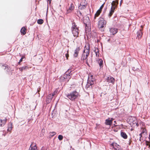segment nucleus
<instances>
[{"mask_svg":"<svg viewBox=\"0 0 150 150\" xmlns=\"http://www.w3.org/2000/svg\"><path fill=\"white\" fill-rule=\"evenodd\" d=\"M63 137L62 135H59L58 136V139L59 140H61L63 139Z\"/></svg>","mask_w":150,"mask_h":150,"instance_id":"30","label":"nucleus"},{"mask_svg":"<svg viewBox=\"0 0 150 150\" xmlns=\"http://www.w3.org/2000/svg\"><path fill=\"white\" fill-rule=\"evenodd\" d=\"M142 131L141 133L139 134L140 135H142L143 136H145L146 134V130L145 128H143L142 129Z\"/></svg>","mask_w":150,"mask_h":150,"instance_id":"19","label":"nucleus"},{"mask_svg":"<svg viewBox=\"0 0 150 150\" xmlns=\"http://www.w3.org/2000/svg\"><path fill=\"white\" fill-rule=\"evenodd\" d=\"M90 45L88 43H86L84 47L83 51L82 54L81 59L82 60H86V63L87 65L89 66V62H91V59L88 61L87 59L90 53Z\"/></svg>","mask_w":150,"mask_h":150,"instance_id":"1","label":"nucleus"},{"mask_svg":"<svg viewBox=\"0 0 150 150\" xmlns=\"http://www.w3.org/2000/svg\"><path fill=\"white\" fill-rule=\"evenodd\" d=\"M112 146H114V143H112Z\"/></svg>","mask_w":150,"mask_h":150,"instance_id":"41","label":"nucleus"},{"mask_svg":"<svg viewBox=\"0 0 150 150\" xmlns=\"http://www.w3.org/2000/svg\"><path fill=\"white\" fill-rule=\"evenodd\" d=\"M6 119H5L3 120L0 119V126L2 127L4 126L6 123Z\"/></svg>","mask_w":150,"mask_h":150,"instance_id":"20","label":"nucleus"},{"mask_svg":"<svg viewBox=\"0 0 150 150\" xmlns=\"http://www.w3.org/2000/svg\"><path fill=\"white\" fill-rule=\"evenodd\" d=\"M139 140L140 141H141V138L143 136L142 135H140V134L139 135Z\"/></svg>","mask_w":150,"mask_h":150,"instance_id":"37","label":"nucleus"},{"mask_svg":"<svg viewBox=\"0 0 150 150\" xmlns=\"http://www.w3.org/2000/svg\"><path fill=\"white\" fill-rule=\"evenodd\" d=\"M24 57H22L21 59H20V61H19V62H18V63L19 64L20 62H21L22 60H23V58Z\"/></svg>","mask_w":150,"mask_h":150,"instance_id":"36","label":"nucleus"},{"mask_svg":"<svg viewBox=\"0 0 150 150\" xmlns=\"http://www.w3.org/2000/svg\"><path fill=\"white\" fill-rule=\"evenodd\" d=\"M62 76H61L60 79V80L61 81H65V79L64 78H62Z\"/></svg>","mask_w":150,"mask_h":150,"instance_id":"31","label":"nucleus"},{"mask_svg":"<svg viewBox=\"0 0 150 150\" xmlns=\"http://www.w3.org/2000/svg\"><path fill=\"white\" fill-rule=\"evenodd\" d=\"M106 23V22L102 18H100L98 22V26L99 28H103Z\"/></svg>","mask_w":150,"mask_h":150,"instance_id":"7","label":"nucleus"},{"mask_svg":"<svg viewBox=\"0 0 150 150\" xmlns=\"http://www.w3.org/2000/svg\"><path fill=\"white\" fill-rule=\"evenodd\" d=\"M101 12V11L100 10H98L95 14V16L94 17V19H95L96 18V17H98L100 14Z\"/></svg>","mask_w":150,"mask_h":150,"instance_id":"25","label":"nucleus"},{"mask_svg":"<svg viewBox=\"0 0 150 150\" xmlns=\"http://www.w3.org/2000/svg\"><path fill=\"white\" fill-rule=\"evenodd\" d=\"M93 77V76L92 75L89 76L87 84L86 85V87L88 88L90 86L93 85L95 82V80Z\"/></svg>","mask_w":150,"mask_h":150,"instance_id":"6","label":"nucleus"},{"mask_svg":"<svg viewBox=\"0 0 150 150\" xmlns=\"http://www.w3.org/2000/svg\"><path fill=\"white\" fill-rule=\"evenodd\" d=\"M142 35V33L141 30H140L137 32V37L138 39L141 38Z\"/></svg>","mask_w":150,"mask_h":150,"instance_id":"22","label":"nucleus"},{"mask_svg":"<svg viewBox=\"0 0 150 150\" xmlns=\"http://www.w3.org/2000/svg\"><path fill=\"white\" fill-rule=\"evenodd\" d=\"M51 0H48L47 1L50 3Z\"/></svg>","mask_w":150,"mask_h":150,"instance_id":"39","label":"nucleus"},{"mask_svg":"<svg viewBox=\"0 0 150 150\" xmlns=\"http://www.w3.org/2000/svg\"><path fill=\"white\" fill-rule=\"evenodd\" d=\"M25 30V28H22L21 30V33L23 35H25L26 33Z\"/></svg>","mask_w":150,"mask_h":150,"instance_id":"26","label":"nucleus"},{"mask_svg":"<svg viewBox=\"0 0 150 150\" xmlns=\"http://www.w3.org/2000/svg\"><path fill=\"white\" fill-rule=\"evenodd\" d=\"M56 134V132H52L50 133V135L51 136V137H53Z\"/></svg>","mask_w":150,"mask_h":150,"instance_id":"29","label":"nucleus"},{"mask_svg":"<svg viewBox=\"0 0 150 150\" xmlns=\"http://www.w3.org/2000/svg\"><path fill=\"white\" fill-rule=\"evenodd\" d=\"M64 78L65 79L66 81V80L68 81L70 78V75L69 74H67V73H66L65 74H64L62 76V78Z\"/></svg>","mask_w":150,"mask_h":150,"instance_id":"14","label":"nucleus"},{"mask_svg":"<svg viewBox=\"0 0 150 150\" xmlns=\"http://www.w3.org/2000/svg\"><path fill=\"white\" fill-rule=\"evenodd\" d=\"M80 50V48L79 47H78L76 48L74 52V55L75 57H76L78 55V54Z\"/></svg>","mask_w":150,"mask_h":150,"instance_id":"17","label":"nucleus"},{"mask_svg":"<svg viewBox=\"0 0 150 150\" xmlns=\"http://www.w3.org/2000/svg\"><path fill=\"white\" fill-rule=\"evenodd\" d=\"M118 0H115L113 1L112 3V6L111 8L109 14L108 16L110 17L114 12V10L116 8L117 5L118 4Z\"/></svg>","mask_w":150,"mask_h":150,"instance_id":"4","label":"nucleus"},{"mask_svg":"<svg viewBox=\"0 0 150 150\" xmlns=\"http://www.w3.org/2000/svg\"><path fill=\"white\" fill-rule=\"evenodd\" d=\"M109 31L112 35H114L117 32L118 29L116 28L112 27L110 28Z\"/></svg>","mask_w":150,"mask_h":150,"instance_id":"10","label":"nucleus"},{"mask_svg":"<svg viewBox=\"0 0 150 150\" xmlns=\"http://www.w3.org/2000/svg\"><path fill=\"white\" fill-rule=\"evenodd\" d=\"M129 122L130 125L133 127H137L139 124L137 122V118L134 117H129Z\"/></svg>","mask_w":150,"mask_h":150,"instance_id":"3","label":"nucleus"},{"mask_svg":"<svg viewBox=\"0 0 150 150\" xmlns=\"http://www.w3.org/2000/svg\"><path fill=\"white\" fill-rule=\"evenodd\" d=\"M100 68H102L103 67V61L101 59H99L97 60Z\"/></svg>","mask_w":150,"mask_h":150,"instance_id":"18","label":"nucleus"},{"mask_svg":"<svg viewBox=\"0 0 150 150\" xmlns=\"http://www.w3.org/2000/svg\"><path fill=\"white\" fill-rule=\"evenodd\" d=\"M122 0H121V1L120 2V6H121V3H122Z\"/></svg>","mask_w":150,"mask_h":150,"instance_id":"40","label":"nucleus"},{"mask_svg":"<svg viewBox=\"0 0 150 150\" xmlns=\"http://www.w3.org/2000/svg\"><path fill=\"white\" fill-rule=\"evenodd\" d=\"M104 4H103L100 7V11L103 8V6H104Z\"/></svg>","mask_w":150,"mask_h":150,"instance_id":"34","label":"nucleus"},{"mask_svg":"<svg viewBox=\"0 0 150 150\" xmlns=\"http://www.w3.org/2000/svg\"><path fill=\"white\" fill-rule=\"evenodd\" d=\"M86 20H88L87 22H86L85 20H83L85 25L86 26L89 27L90 25V21L89 20L88 17H86Z\"/></svg>","mask_w":150,"mask_h":150,"instance_id":"16","label":"nucleus"},{"mask_svg":"<svg viewBox=\"0 0 150 150\" xmlns=\"http://www.w3.org/2000/svg\"><path fill=\"white\" fill-rule=\"evenodd\" d=\"M67 52L65 54V56L66 57L67 59L69 57V54L68 52V51H67Z\"/></svg>","mask_w":150,"mask_h":150,"instance_id":"33","label":"nucleus"},{"mask_svg":"<svg viewBox=\"0 0 150 150\" xmlns=\"http://www.w3.org/2000/svg\"><path fill=\"white\" fill-rule=\"evenodd\" d=\"M29 150H37L36 145L33 143L31 144Z\"/></svg>","mask_w":150,"mask_h":150,"instance_id":"12","label":"nucleus"},{"mask_svg":"<svg viewBox=\"0 0 150 150\" xmlns=\"http://www.w3.org/2000/svg\"><path fill=\"white\" fill-rule=\"evenodd\" d=\"M87 5L86 1H83L80 3L79 6V8L80 9L83 10L86 8Z\"/></svg>","mask_w":150,"mask_h":150,"instance_id":"9","label":"nucleus"},{"mask_svg":"<svg viewBox=\"0 0 150 150\" xmlns=\"http://www.w3.org/2000/svg\"><path fill=\"white\" fill-rule=\"evenodd\" d=\"M37 23L39 24H41L43 23V21L42 19H39L38 20Z\"/></svg>","mask_w":150,"mask_h":150,"instance_id":"27","label":"nucleus"},{"mask_svg":"<svg viewBox=\"0 0 150 150\" xmlns=\"http://www.w3.org/2000/svg\"><path fill=\"white\" fill-rule=\"evenodd\" d=\"M3 68L4 69H6V67L5 66H4L3 65Z\"/></svg>","mask_w":150,"mask_h":150,"instance_id":"38","label":"nucleus"},{"mask_svg":"<svg viewBox=\"0 0 150 150\" xmlns=\"http://www.w3.org/2000/svg\"><path fill=\"white\" fill-rule=\"evenodd\" d=\"M62 76H61L60 79V80L61 81H65V79L64 78H62Z\"/></svg>","mask_w":150,"mask_h":150,"instance_id":"32","label":"nucleus"},{"mask_svg":"<svg viewBox=\"0 0 150 150\" xmlns=\"http://www.w3.org/2000/svg\"><path fill=\"white\" fill-rule=\"evenodd\" d=\"M67 97L71 100H75L79 96V93L76 91H74L67 95Z\"/></svg>","mask_w":150,"mask_h":150,"instance_id":"2","label":"nucleus"},{"mask_svg":"<svg viewBox=\"0 0 150 150\" xmlns=\"http://www.w3.org/2000/svg\"><path fill=\"white\" fill-rule=\"evenodd\" d=\"M12 129V124H11L8 125L7 130L8 131H10Z\"/></svg>","mask_w":150,"mask_h":150,"instance_id":"28","label":"nucleus"},{"mask_svg":"<svg viewBox=\"0 0 150 150\" xmlns=\"http://www.w3.org/2000/svg\"><path fill=\"white\" fill-rule=\"evenodd\" d=\"M106 80L107 82H108V83H112V84H113L115 81L114 79L110 76L107 77L106 78Z\"/></svg>","mask_w":150,"mask_h":150,"instance_id":"11","label":"nucleus"},{"mask_svg":"<svg viewBox=\"0 0 150 150\" xmlns=\"http://www.w3.org/2000/svg\"><path fill=\"white\" fill-rule=\"evenodd\" d=\"M29 67L27 66H24L22 67H20L19 68V70L21 71H22L24 70H26L27 69H28Z\"/></svg>","mask_w":150,"mask_h":150,"instance_id":"21","label":"nucleus"},{"mask_svg":"<svg viewBox=\"0 0 150 150\" xmlns=\"http://www.w3.org/2000/svg\"><path fill=\"white\" fill-rule=\"evenodd\" d=\"M94 52L96 53V55L97 57H98L99 56V53L98 51V48L94 50Z\"/></svg>","mask_w":150,"mask_h":150,"instance_id":"24","label":"nucleus"},{"mask_svg":"<svg viewBox=\"0 0 150 150\" xmlns=\"http://www.w3.org/2000/svg\"><path fill=\"white\" fill-rule=\"evenodd\" d=\"M74 6L72 3L71 4L68 9L67 11V13H71L74 9Z\"/></svg>","mask_w":150,"mask_h":150,"instance_id":"13","label":"nucleus"},{"mask_svg":"<svg viewBox=\"0 0 150 150\" xmlns=\"http://www.w3.org/2000/svg\"><path fill=\"white\" fill-rule=\"evenodd\" d=\"M72 32L74 37L78 36L79 30L78 28L74 22L72 23V26L71 28Z\"/></svg>","mask_w":150,"mask_h":150,"instance_id":"5","label":"nucleus"},{"mask_svg":"<svg viewBox=\"0 0 150 150\" xmlns=\"http://www.w3.org/2000/svg\"><path fill=\"white\" fill-rule=\"evenodd\" d=\"M57 91L56 90L52 94H50L47 96L46 101L47 103H49L51 102L53 97L55 93H57Z\"/></svg>","mask_w":150,"mask_h":150,"instance_id":"8","label":"nucleus"},{"mask_svg":"<svg viewBox=\"0 0 150 150\" xmlns=\"http://www.w3.org/2000/svg\"><path fill=\"white\" fill-rule=\"evenodd\" d=\"M112 119H110V118L106 119L105 120V123L107 125H110L112 122Z\"/></svg>","mask_w":150,"mask_h":150,"instance_id":"15","label":"nucleus"},{"mask_svg":"<svg viewBox=\"0 0 150 150\" xmlns=\"http://www.w3.org/2000/svg\"><path fill=\"white\" fill-rule=\"evenodd\" d=\"M121 135L123 138L126 139L127 138V136L125 132H121Z\"/></svg>","mask_w":150,"mask_h":150,"instance_id":"23","label":"nucleus"},{"mask_svg":"<svg viewBox=\"0 0 150 150\" xmlns=\"http://www.w3.org/2000/svg\"><path fill=\"white\" fill-rule=\"evenodd\" d=\"M114 149L116 150H122L119 147L117 148V149L114 148Z\"/></svg>","mask_w":150,"mask_h":150,"instance_id":"35","label":"nucleus"}]
</instances>
